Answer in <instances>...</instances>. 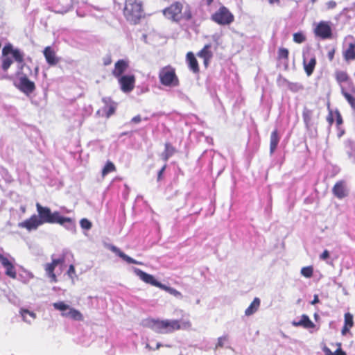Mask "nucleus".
<instances>
[{"label": "nucleus", "mask_w": 355, "mask_h": 355, "mask_svg": "<svg viewBox=\"0 0 355 355\" xmlns=\"http://www.w3.org/2000/svg\"><path fill=\"white\" fill-rule=\"evenodd\" d=\"M186 60L188 64V67L194 73L200 72V67L195 55L192 52H188L186 55Z\"/></svg>", "instance_id": "obj_16"}, {"label": "nucleus", "mask_w": 355, "mask_h": 355, "mask_svg": "<svg viewBox=\"0 0 355 355\" xmlns=\"http://www.w3.org/2000/svg\"><path fill=\"white\" fill-rule=\"evenodd\" d=\"M44 56L46 62L50 66H55L59 62V58L56 56L55 52L51 46H46L43 51Z\"/></svg>", "instance_id": "obj_13"}, {"label": "nucleus", "mask_w": 355, "mask_h": 355, "mask_svg": "<svg viewBox=\"0 0 355 355\" xmlns=\"http://www.w3.org/2000/svg\"><path fill=\"white\" fill-rule=\"evenodd\" d=\"M162 346L161 343H157L156 346V349H159Z\"/></svg>", "instance_id": "obj_59"}, {"label": "nucleus", "mask_w": 355, "mask_h": 355, "mask_svg": "<svg viewBox=\"0 0 355 355\" xmlns=\"http://www.w3.org/2000/svg\"><path fill=\"white\" fill-rule=\"evenodd\" d=\"M116 171V168L114 163L110 161H107L102 169L101 175L105 178L108 173L114 172Z\"/></svg>", "instance_id": "obj_30"}, {"label": "nucleus", "mask_w": 355, "mask_h": 355, "mask_svg": "<svg viewBox=\"0 0 355 355\" xmlns=\"http://www.w3.org/2000/svg\"><path fill=\"white\" fill-rule=\"evenodd\" d=\"M153 329L159 334H171L180 329H189L191 327L190 321L180 322L178 320H153Z\"/></svg>", "instance_id": "obj_5"}, {"label": "nucleus", "mask_w": 355, "mask_h": 355, "mask_svg": "<svg viewBox=\"0 0 355 355\" xmlns=\"http://www.w3.org/2000/svg\"><path fill=\"white\" fill-rule=\"evenodd\" d=\"M123 12L128 21L132 24H137L144 17L143 1L141 0H125Z\"/></svg>", "instance_id": "obj_4"}, {"label": "nucleus", "mask_w": 355, "mask_h": 355, "mask_svg": "<svg viewBox=\"0 0 355 355\" xmlns=\"http://www.w3.org/2000/svg\"><path fill=\"white\" fill-rule=\"evenodd\" d=\"M350 92H347L345 87H342L341 94L346 101L350 105L351 107L355 110V87L354 85L349 87Z\"/></svg>", "instance_id": "obj_17"}, {"label": "nucleus", "mask_w": 355, "mask_h": 355, "mask_svg": "<svg viewBox=\"0 0 355 355\" xmlns=\"http://www.w3.org/2000/svg\"><path fill=\"white\" fill-rule=\"evenodd\" d=\"M288 51L287 49L281 48L278 51V58L282 62V63L284 66V69H287L288 68Z\"/></svg>", "instance_id": "obj_27"}, {"label": "nucleus", "mask_w": 355, "mask_h": 355, "mask_svg": "<svg viewBox=\"0 0 355 355\" xmlns=\"http://www.w3.org/2000/svg\"><path fill=\"white\" fill-rule=\"evenodd\" d=\"M12 58L20 65L17 72L19 77V83L17 88L26 94L33 93L35 90L34 82L28 79V76H32L33 71L30 67L24 62V53L19 49H14L10 43L6 44L2 49L1 57V68L6 72L13 63Z\"/></svg>", "instance_id": "obj_1"}, {"label": "nucleus", "mask_w": 355, "mask_h": 355, "mask_svg": "<svg viewBox=\"0 0 355 355\" xmlns=\"http://www.w3.org/2000/svg\"><path fill=\"white\" fill-rule=\"evenodd\" d=\"M166 165H164L160 170L158 172V180H159L161 178H162V173H164V171H165V168H166Z\"/></svg>", "instance_id": "obj_49"}, {"label": "nucleus", "mask_w": 355, "mask_h": 355, "mask_svg": "<svg viewBox=\"0 0 355 355\" xmlns=\"http://www.w3.org/2000/svg\"><path fill=\"white\" fill-rule=\"evenodd\" d=\"M210 60H211L203 59V63H204L205 68L208 67Z\"/></svg>", "instance_id": "obj_54"}, {"label": "nucleus", "mask_w": 355, "mask_h": 355, "mask_svg": "<svg viewBox=\"0 0 355 355\" xmlns=\"http://www.w3.org/2000/svg\"><path fill=\"white\" fill-rule=\"evenodd\" d=\"M206 1L207 6H210L213 3L214 0H206Z\"/></svg>", "instance_id": "obj_58"}, {"label": "nucleus", "mask_w": 355, "mask_h": 355, "mask_svg": "<svg viewBox=\"0 0 355 355\" xmlns=\"http://www.w3.org/2000/svg\"><path fill=\"white\" fill-rule=\"evenodd\" d=\"M53 307L59 311L64 312L69 309V306L66 304L64 302H58L53 304Z\"/></svg>", "instance_id": "obj_36"}, {"label": "nucleus", "mask_w": 355, "mask_h": 355, "mask_svg": "<svg viewBox=\"0 0 355 355\" xmlns=\"http://www.w3.org/2000/svg\"><path fill=\"white\" fill-rule=\"evenodd\" d=\"M1 264L6 268V275L7 276L12 279H15L17 277V272L15 266L8 258H6Z\"/></svg>", "instance_id": "obj_23"}, {"label": "nucleus", "mask_w": 355, "mask_h": 355, "mask_svg": "<svg viewBox=\"0 0 355 355\" xmlns=\"http://www.w3.org/2000/svg\"><path fill=\"white\" fill-rule=\"evenodd\" d=\"M270 4H276L279 6L280 4V0H268Z\"/></svg>", "instance_id": "obj_53"}, {"label": "nucleus", "mask_w": 355, "mask_h": 355, "mask_svg": "<svg viewBox=\"0 0 355 355\" xmlns=\"http://www.w3.org/2000/svg\"><path fill=\"white\" fill-rule=\"evenodd\" d=\"M102 101L105 103L103 110L105 113L106 118H110L115 113L116 104L110 97L103 98Z\"/></svg>", "instance_id": "obj_15"}, {"label": "nucleus", "mask_w": 355, "mask_h": 355, "mask_svg": "<svg viewBox=\"0 0 355 355\" xmlns=\"http://www.w3.org/2000/svg\"><path fill=\"white\" fill-rule=\"evenodd\" d=\"M110 250L121 257L123 260L126 261L128 263H133V264H141L140 262L133 259L130 257L128 256L123 252H122L119 248L114 245H112L110 248Z\"/></svg>", "instance_id": "obj_20"}, {"label": "nucleus", "mask_w": 355, "mask_h": 355, "mask_svg": "<svg viewBox=\"0 0 355 355\" xmlns=\"http://www.w3.org/2000/svg\"><path fill=\"white\" fill-rule=\"evenodd\" d=\"M128 67L129 62L128 60L124 59L119 60L114 64V67L112 71V73L115 78H119L123 76V73L126 71Z\"/></svg>", "instance_id": "obj_11"}, {"label": "nucleus", "mask_w": 355, "mask_h": 355, "mask_svg": "<svg viewBox=\"0 0 355 355\" xmlns=\"http://www.w3.org/2000/svg\"><path fill=\"white\" fill-rule=\"evenodd\" d=\"M25 211H26V210H25V208H23V209H22V211H23V212H25Z\"/></svg>", "instance_id": "obj_61"}, {"label": "nucleus", "mask_w": 355, "mask_h": 355, "mask_svg": "<svg viewBox=\"0 0 355 355\" xmlns=\"http://www.w3.org/2000/svg\"><path fill=\"white\" fill-rule=\"evenodd\" d=\"M335 78L340 87V91L342 90V87H345L343 83H347L349 87L354 86L352 80L345 71H336L335 72Z\"/></svg>", "instance_id": "obj_14"}, {"label": "nucleus", "mask_w": 355, "mask_h": 355, "mask_svg": "<svg viewBox=\"0 0 355 355\" xmlns=\"http://www.w3.org/2000/svg\"><path fill=\"white\" fill-rule=\"evenodd\" d=\"M226 340H227V338L225 336L218 338V343L216 345V348L223 347L224 345V341H225Z\"/></svg>", "instance_id": "obj_42"}, {"label": "nucleus", "mask_w": 355, "mask_h": 355, "mask_svg": "<svg viewBox=\"0 0 355 355\" xmlns=\"http://www.w3.org/2000/svg\"><path fill=\"white\" fill-rule=\"evenodd\" d=\"M260 306V300L257 297H255L254 300L252 302L250 305L245 309V314L247 316H250L254 313L259 309Z\"/></svg>", "instance_id": "obj_25"}, {"label": "nucleus", "mask_w": 355, "mask_h": 355, "mask_svg": "<svg viewBox=\"0 0 355 355\" xmlns=\"http://www.w3.org/2000/svg\"><path fill=\"white\" fill-rule=\"evenodd\" d=\"M211 44H205L204 47L197 53V55L202 59L211 60L213 57V53L210 50Z\"/></svg>", "instance_id": "obj_24"}, {"label": "nucleus", "mask_w": 355, "mask_h": 355, "mask_svg": "<svg viewBox=\"0 0 355 355\" xmlns=\"http://www.w3.org/2000/svg\"><path fill=\"white\" fill-rule=\"evenodd\" d=\"M20 313L23 318V320L28 323H30L31 320H28L27 316H29L32 320H34L36 318L35 313L33 311H30L28 309H21Z\"/></svg>", "instance_id": "obj_32"}, {"label": "nucleus", "mask_w": 355, "mask_h": 355, "mask_svg": "<svg viewBox=\"0 0 355 355\" xmlns=\"http://www.w3.org/2000/svg\"><path fill=\"white\" fill-rule=\"evenodd\" d=\"M36 209L38 215L33 214L29 218L19 223V227L24 228L31 232L36 230L44 223H58L61 225L67 223L70 225H74V222L71 218L61 216L58 211L51 212L49 207H43L39 202L36 203Z\"/></svg>", "instance_id": "obj_2"}, {"label": "nucleus", "mask_w": 355, "mask_h": 355, "mask_svg": "<svg viewBox=\"0 0 355 355\" xmlns=\"http://www.w3.org/2000/svg\"><path fill=\"white\" fill-rule=\"evenodd\" d=\"M141 119L139 115L135 116L132 119V121L135 123L141 122Z\"/></svg>", "instance_id": "obj_47"}, {"label": "nucleus", "mask_w": 355, "mask_h": 355, "mask_svg": "<svg viewBox=\"0 0 355 355\" xmlns=\"http://www.w3.org/2000/svg\"><path fill=\"white\" fill-rule=\"evenodd\" d=\"M103 64L105 66L110 65L112 62L111 55H107L106 57H105L103 58Z\"/></svg>", "instance_id": "obj_43"}, {"label": "nucleus", "mask_w": 355, "mask_h": 355, "mask_svg": "<svg viewBox=\"0 0 355 355\" xmlns=\"http://www.w3.org/2000/svg\"><path fill=\"white\" fill-rule=\"evenodd\" d=\"M80 227L85 230L91 229L92 225V223L87 218H83L80 221Z\"/></svg>", "instance_id": "obj_39"}, {"label": "nucleus", "mask_w": 355, "mask_h": 355, "mask_svg": "<svg viewBox=\"0 0 355 355\" xmlns=\"http://www.w3.org/2000/svg\"><path fill=\"white\" fill-rule=\"evenodd\" d=\"M316 1H317V0H311V3H315V2H316Z\"/></svg>", "instance_id": "obj_60"}, {"label": "nucleus", "mask_w": 355, "mask_h": 355, "mask_svg": "<svg viewBox=\"0 0 355 355\" xmlns=\"http://www.w3.org/2000/svg\"><path fill=\"white\" fill-rule=\"evenodd\" d=\"M336 3L334 1H329L327 3V7L329 9H333L336 7Z\"/></svg>", "instance_id": "obj_45"}, {"label": "nucleus", "mask_w": 355, "mask_h": 355, "mask_svg": "<svg viewBox=\"0 0 355 355\" xmlns=\"http://www.w3.org/2000/svg\"><path fill=\"white\" fill-rule=\"evenodd\" d=\"M67 275L71 279H73V277L76 275V270L73 265L71 264L69 267V269L67 270Z\"/></svg>", "instance_id": "obj_41"}, {"label": "nucleus", "mask_w": 355, "mask_h": 355, "mask_svg": "<svg viewBox=\"0 0 355 355\" xmlns=\"http://www.w3.org/2000/svg\"><path fill=\"white\" fill-rule=\"evenodd\" d=\"M350 328L351 327H349L348 326L344 325V327H343V329H342V334L345 335L349 331Z\"/></svg>", "instance_id": "obj_50"}, {"label": "nucleus", "mask_w": 355, "mask_h": 355, "mask_svg": "<svg viewBox=\"0 0 355 355\" xmlns=\"http://www.w3.org/2000/svg\"><path fill=\"white\" fill-rule=\"evenodd\" d=\"M312 114L313 112L311 110L307 108L304 109L302 116L306 127H309L311 125Z\"/></svg>", "instance_id": "obj_33"}, {"label": "nucleus", "mask_w": 355, "mask_h": 355, "mask_svg": "<svg viewBox=\"0 0 355 355\" xmlns=\"http://www.w3.org/2000/svg\"><path fill=\"white\" fill-rule=\"evenodd\" d=\"M3 249H0V262H1V263L3 261H5V259L7 258V257H6L3 255Z\"/></svg>", "instance_id": "obj_51"}, {"label": "nucleus", "mask_w": 355, "mask_h": 355, "mask_svg": "<svg viewBox=\"0 0 355 355\" xmlns=\"http://www.w3.org/2000/svg\"><path fill=\"white\" fill-rule=\"evenodd\" d=\"M334 57V50H331L328 53V58L330 60H332Z\"/></svg>", "instance_id": "obj_52"}, {"label": "nucleus", "mask_w": 355, "mask_h": 355, "mask_svg": "<svg viewBox=\"0 0 355 355\" xmlns=\"http://www.w3.org/2000/svg\"><path fill=\"white\" fill-rule=\"evenodd\" d=\"M301 275L306 278H311L313 276V266L303 267L300 271Z\"/></svg>", "instance_id": "obj_35"}, {"label": "nucleus", "mask_w": 355, "mask_h": 355, "mask_svg": "<svg viewBox=\"0 0 355 355\" xmlns=\"http://www.w3.org/2000/svg\"><path fill=\"white\" fill-rule=\"evenodd\" d=\"M330 24L331 23L329 21H320L314 30L315 35L322 40L331 38L332 31Z\"/></svg>", "instance_id": "obj_10"}, {"label": "nucleus", "mask_w": 355, "mask_h": 355, "mask_svg": "<svg viewBox=\"0 0 355 355\" xmlns=\"http://www.w3.org/2000/svg\"><path fill=\"white\" fill-rule=\"evenodd\" d=\"M117 79L122 92L129 93L134 89L136 81L135 75H123Z\"/></svg>", "instance_id": "obj_9"}, {"label": "nucleus", "mask_w": 355, "mask_h": 355, "mask_svg": "<svg viewBox=\"0 0 355 355\" xmlns=\"http://www.w3.org/2000/svg\"><path fill=\"white\" fill-rule=\"evenodd\" d=\"M318 302H319V299H318V295H315V296H314V299H313V300L312 301L311 304H315L318 303Z\"/></svg>", "instance_id": "obj_55"}, {"label": "nucleus", "mask_w": 355, "mask_h": 355, "mask_svg": "<svg viewBox=\"0 0 355 355\" xmlns=\"http://www.w3.org/2000/svg\"><path fill=\"white\" fill-rule=\"evenodd\" d=\"M306 40L305 36L302 33H295L293 35V40L296 43H302Z\"/></svg>", "instance_id": "obj_38"}, {"label": "nucleus", "mask_w": 355, "mask_h": 355, "mask_svg": "<svg viewBox=\"0 0 355 355\" xmlns=\"http://www.w3.org/2000/svg\"><path fill=\"white\" fill-rule=\"evenodd\" d=\"M325 352V355H347L346 353L343 352L340 347L336 350L334 353H332L329 349H327Z\"/></svg>", "instance_id": "obj_40"}, {"label": "nucleus", "mask_w": 355, "mask_h": 355, "mask_svg": "<svg viewBox=\"0 0 355 355\" xmlns=\"http://www.w3.org/2000/svg\"><path fill=\"white\" fill-rule=\"evenodd\" d=\"M158 76L160 83L164 86L177 87L180 85L175 69L170 64L161 68Z\"/></svg>", "instance_id": "obj_6"}, {"label": "nucleus", "mask_w": 355, "mask_h": 355, "mask_svg": "<svg viewBox=\"0 0 355 355\" xmlns=\"http://www.w3.org/2000/svg\"><path fill=\"white\" fill-rule=\"evenodd\" d=\"M332 191L334 195L339 199H342L347 196L345 182L343 181L336 182L332 189Z\"/></svg>", "instance_id": "obj_18"}, {"label": "nucleus", "mask_w": 355, "mask_h": 355, "mask_svg": "<svg viewBox=\"0 0 355 355\" xmlns=\"http://www.w3.org/2000/svg\"><path fill=\"white\" fill-rule=\"evenodd\" d=\"M211 19L220 26H227L234 21V16L225 6L220 8L211 15Z\"/></svg>", "instance_id": "obj_7"}, {"label": "nucleus", "mask_w": 355, "mask_h": 355, "mask_svg": "<svg viewBox=\"0 0 355 355\" xmlns=\"http://www.w3.org/2000/svg\"><path fill=\"white\" fill-rule=\"evenodd\" d=\"M353 324V315L350 313H346L345 314V325L352 327Z\"/></svg>", "instance_id": "obj_37"}, {"label": "nucleus", "mask_w": 355, "mask_h": 355, "mask_svg": "<svg viewBox=\"0 0 355 355\" xmlns=\"http://www.w3.org/2000/svg\"><path fill=\"white\" fill-rule=\"evenodd\" d=\"M38 72H39V69L37 67H36L35 68V72H34V75L35 77H37L38 76Z\"/></svg>", "instance_id": "obj_56"}, {"label": "nucleus", "mask_w": 355, "mask_h": 355, "mask_svg": "<svg viewBox=\"0 0 355 355\" xmlns=\"http://www.w3.org/2000/svg\"><path fill=\"white\" fill-rule=\"evenodd\" d=\"M280 137L278 134V132L277 130H274L270 135V153H272L279 141Z\"/></svg>", "instance_id": "obj_26"}, {"label": "nucleus", "mask_w": 355, "mask_h": 355, "mask_svg": "<svg viewBox=\"0 0 355 355\" xmlns=\"http://www.w3.org/2000/svg\"><path fill=\"white\" fill-rule=\"evenodd\" d=\"M175 152V148L169 143L165 144V151L163 154V158L167 161Z\"/></svg>", "instance_id": "obj_31"}, {"label": "nucleus", "mask_w": 355, "mask_h": 355, "mask_svg": "<svg viewBox=\"0 0 355 355\" xmlns=\"http://www.w3.org/2000/svg\"><path fill=\"white\" fill-rule=\"evenodd\" d=\"M278 82L281 85L285 84L286 85H288V83H289L286 79H285L284 78H282V77L279 78Z\"/></svg>", "instance_id": "obj_48"}, {"label": "nucleus", "mask_w": 355, "mask_h": 355, "mask_svg": "<svg viewBox=\"0 0 355 355\" xmlns=\"http://www.w3.org/2000/svg\"><path fill=\"white\" fill-rule=\"evenodd\" d=\"M344 58L346 60L355 59V43H349L348 48L344 51Z\"/></svg>", "instance_id": "obj_28"}, {"label": "nucleus", "mask_w": 355, "mask_h": 355, "mask_svg": "<svg viewBox=\"0 0 355 355\" xmlns=\"http://www.w3.org/2000/svg\"><path fill=\"white\" fill-rule=\"evenodd\" d=\"M64 263V257L53 259L51 263H46L44 266V270L47 277L50 279L51 282L56 283L58 278L54 272L55 268L58 265H63Z\"/></svg>", "instance_id": "obj_8"}, {"label": "nucleus", "mask_w": 355, "mask_h": 355, "mask_svg": "<svg viewBox=\"0 0 355 355\" xmlns=\"http://www.w3.org/2000/svg\"><path fill=\"white\" fill-rule=\"evenodd\" d=\"M329 257V253L328 250H325L323 251V252L320 254V258L322 260H325Z\"/></svg>", "instance_id": "obj_44"}, {"label": "nucleus", "mask_w": 355, "mask_h": 355, "mask_svg": "<svg viewBox=\"0 0 355 355\" xmlns=\"http://www.w3.org/2000/svg\"><path fill=\"white\" fill-rule=\"evenodd\" d=\"M337 123L338 124L341 123H342V119L340 117V116H338V119H337Z\"/></svg>", "instance_id": "obj_57"}, {"label": "nucleus", "mask_w": 355, "mask_h": 355, "mask_svg": "<svg viewBox=\"0 0 355 355\" xmlns=\"http://www.w3.org/2000/svg\"><path fill=\"white\" fill-rule=\"evenodd\" d=\"M345 144L348 157L355 161V143L351 140H347Z\"/></svg>", "instance_id": "obj_29"}, {"label": "nucleus", "mask_w": 355, "mask_h": 355, "mask_svg": "<svg viewBox=\"0 0 355 355\" xmlns=\"http://www.w3.org/2000/svg\"><path fill=\"white\" fill-rule=\"evenodd\" d=\"M163 15L168 19L178 22L182 19L189 21L192 18L191 8L180 1H175L163 10Z\"/></svg>", "instance_id": "obj_3"}, {"label": "nucleus", "mask_w": 355, "mask_h": 355, "mask_svg": "<svg viewBox=\"0 0 355 355\" xmlns=\"http://www.w3.org/2000/svg\"><path fill=\"white\" fill-rule=\"evenodd\" d=\"M315 64L316 59L314 56L311 57L309 60H307V58L304 56L303 65L305 72L308 76H310L313 73Z\"/></svg>", "instance_id": "obj_21"}, {"label": "nucleus", "mask_w": 355, "mask_h": 355, "mask_svg": "<svg viewBox=\"0 0 355 355\" xmlns=\"http://www.w3.org/2000/svg\"><path fill=\"white\" fill-rule=\"evenodd\" d=\"M135 271L136 275L145 283L158 288L160 287L162 283L157 281L152 275L148 274L146 272L138 268L135 269Z\"/></svg>", "instance_id": "obj_12"}, {"label": "nucleus", "mask_w": 355, "mask_h": 355, "mask_svg": "<svg viewBox=\"0 0 355 355\" xmlns=\"http://www.w3.org/2000/svg\"><path fill=\"white\" fill-rule=\"evenodd\" d=\"M288 87L291 89V90H297V88H298V85L295 83H288V85H287Z\"/></svg>", "instance_id": "obj_46"}, {"label": "nucleus", "mask_w": 355, "mask_h": 355, "mask_svg": "<svg viewBox=\"0 0 355 355\" xmlns=\"http://www.w3.org/2000/svg\"><path fill=\"white\" fill-rule=\"evenodd\" d=\"M159 288L168 292V293H170L175 297H180L182 295L181 293L179 292L178 291H177L176 289L169 287V286H167L162 284H161Z\"/></svg>", "instance_id": "obj_34"}, {"label": "nucleus", "mask_w": 355, "mask_h": 355, "mask_svg": "<svg viewBox=\"0 0 355 355\" xmlns=\"http://www.w3.org/2000/svg\"><path fill=\"white\" fill-rule=\"evenodd\" d=\"M62 315L66 318H70L73 320L76 321H82L83 320V314L77 309L73 308H70L68 309L67 312H62Z\"/></svg>", "instance_id": "obj_22"}, {"label": "nucleus", "mask_w": 355, "mask_h": 355, "mask_svg": "<svg viewBox=\"0 0 355 355\" xmlns=\"http://www.w3.org/2000/svg\"><path fill=\"white\" fill-rule=\"evenodd\" d=\"M292 324L294 327H302L304 329H311L315 327V324L310 320L308 315L303 314L300 320H293Z\"/></svg>", "instance_id": "obj_19"}]
</instances>
